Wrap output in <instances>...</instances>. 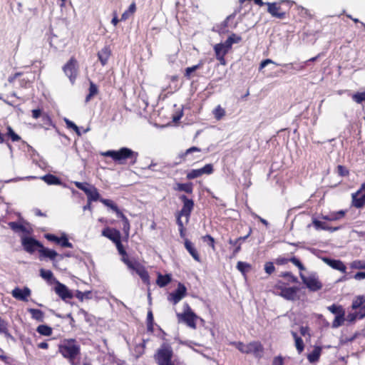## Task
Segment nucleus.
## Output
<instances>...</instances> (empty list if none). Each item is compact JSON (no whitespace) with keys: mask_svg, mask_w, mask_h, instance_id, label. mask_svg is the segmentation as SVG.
<instances>
[{"mask_svg":"<svg viewBox=\"0 0 365 365\" xmlns=\"http://www.w3.org/2000/svg\"><path fill=\"white\" fill-rule=\"evenodd\" d=\"M62 247L72 248L73 245L68 241L66 235H63L60 237L59 242L58 243Z\"/></svg>","mask_w":365,"mask_h":365,"instance_id":"46","label":"nucleus"},{"mask_svg":"<svg viewBox=\"0 0 365 365\" xmlns=\"http://www.w3.org/2000/svg\"><path fill=\"white\" fill-rule=\"evenodd\" d=\"M216 58L220 61L221 64H225V56L228 52L223 48L222 43H217L214 46Z\"/></svg>","mask_w":365,"mask_h":365,"instance_id":"19","label":"nucleus"},{"mask_svg":"<svg viewBox=\"0 0 365 365\" xmlns=\"http://www.w3.org/2000/svg\"><path fill=\"white\" fill-rule=\"evenodd\" d=\"M21 243L24 250L31 254L34 253L37 248L39 250L42 247L40 242L30 237H23Z\"/></svg>","mask_w":365,"mask_h":365,"instance_id":"7","label":"nucleus"},{"mask_svg":"<svg viewBox=\"0 0 365 365\" xmlns=\"http://www.w3.org/2000/svg\"><path fill=\"white\" fill-rule=\"evenodd\" d=\"M147 321H148V330L153 331V316L152 311H149L148 312Z\"/></svg>","mask_w":365,"mask_h":365,"instance_id":"60","label":"nucleus"},{"mask_svg":"<svg viewBox=\"0 0 365 365\" xmlns=\"http://www.w3.org/2000/svg\"><path fill=\"white\" fill-rule=\"evenodd\" d=\"M213 114L217 120H220L225 116V110L220 106H217L213 110Z\"/></svg>","mask_w":365,"mask_h":365,"instance_id":"42","label":"nucleus"},{"mask_svg":"<svg viewBox=\"0 0 365 365\" xmlns=\"http://www.w3.org/2000/svg\"><path fill=\"white\" fill-rule=\"evenodd\" d=\"M7 130V135L11 138L12 141L16 142L21 140L20 136L15 133L10 126H8Z\"/></svg>","mask_w":365,"mask_h":365,"instance_id":"52","label":"nucleus"},{"mask_svg":"<svg viewBox=\"0 0 365 365\" xmlns=\"http://www.w3.org/2000/svg\"><path fill=\"white\" fill-rule=\"evenodd\" d=\"M91 294V292H78L76 294V297L80 299L81 301H83L84 298L88 299L90 297V295Z\"/></svg>","mask_w":365,"mask_h":365,"instance_id":"61","label":"nucleus"},{"mask_svg":"<svg viewBox=\"0 0 365 365\" xmlns=\"http://www.w3.org/2000/svg\"><path fill=\"white\" fill-rule=\"evenodd\" d=\"M298 291L299 288L297 287H280V292L279 294L287 300L294 301L297 299Z\"/></svg>","mask_w":365,"mask_h":365,"instance_id":"12","label":"nucleus"},{"mask_svg":"<svg viewBox=\"0 0 365 365\" xmlns=\"http://www.w3.org/2000/svg\"><path fill=\"white\" fill-rule=\"evenodd\" d=\"M183 307V313L177 314L178 322H184L188 327L192 329H195V320L197 319V316L192 311V309H190V306L187 304H184Z\"/></svg>","mask_w":365,"mask_h":365,"instance_id":"4","label":"nucleus"},{"mask_svg":"<svg viewBox=\"0 0 365 365\" xmlns=\"http://www.w3.org/2000/svg\"><path fill=\"white\" fill-rule=\"evenodd\" d=\"M352 204L356 208L362 207L365 204V197L361 195V192L352 194Z\"/></svg>","mask_w":365,"mask_h":365,"instance_id":"24","label":"nucleus"},{"mask_svg":"<svg viewBox=\"0 0 365 365\" xmlns=\"http://www.w3.org/2000/svg\"><path fill=\"white\" fill-rule=\"evenodd\" d=\"M267 11L274 17L282 19L285 17V12L280 11V6L277 3H267Z\"/></svg>","mask_w":365,"mask_h":365,"instance_id":"15","label":"nucleus"},{"mask_svg":"<svg viewBox=\"0 0 365 365\" xmlns=\"http://www.w3.org/2000/svg\"><path fill=\"white\" fill-rule=\"evenodd\" d=\"M0 333L4 334L6 337H10L11 334L8 330L7 322L0 317Z\"/></svg>","mask_w":365,"mask_h":365,"instance_id":"41","label":"nucleus"},{"mask_svg":"<svg viewBox=\"0 0 365 365\" xmlns=\"http://www.w3.org/2000/svg\"><path fill=\"white\" fill-rule=\"evenodd\" d=\"M136 274L139 275L141 278L142 281L145 284H149V275L148 272L145 269V268L142 266L138 270H137Z\"/></svg>","mask_w":365,"mask_h":365,"instance_id":"36","label":"nucleus"},{"mask_svg":"<svg viewBox=\"0 0 365 365\" xmlns=\"http://www.w3.org/2000/svg\"><path fill=\"white\" fill-rule=\"evenodd\" d=\"M57 285L55 288L56 294L63 299H71L73 294L67 287L58 282H56Z\"/></svg>","mask_w":365,"mask_h":365,"instance_id":"14","label":"nucleus"},{"mask_svg":"<svg viewBox=\"0 0 365 365\" xmlns=\"http://www.w3.org/2000/svg\"><path fill=\"white\" fill-rule=\"evenodd\" d=\"M327 309L332 314H336V316L340 315L342 314H345V311H344V308L342 307V306H341V305L332 304V305L328 307Z\"/></svg>","mask_w":365,"mask_h":365,"instance_id":"37","label":"nucleus"},{"mask_svg":"<svg viewBox=\"0 0 365 365\" xmlns=\"http://www.w3.org/2000/svg\"><path fill=\"white\" fill-rule=\"evenodd\" d=\"M171 281V277L169 275H162L159 274L157 279V284L160 287H165L168 284H169Z\"/></svg>","mask_w":365,"mask_h":365,"instance_id":"31","label":"nucleus"},{"mask_svg":"<svg viewBox=\"0 0 365 365\" xmlns=\"http://www.w3.org/2000/svg\"><path fill=\"white\" fill-rule=\"evenodd\" d=\"M231 344L235 346L240 352L247 354V344H245L241 341H233Z\"/></svg>","mask_w":365,"mask_h":365,"instance_id":"50","label":"nucleus"},{"mask_svg":"<svg viewBox=\"0 0 365 365\" xmlns=\"http://www.w3.org/2000/svg\"><path fill=\"white\" fill-rule=\"evenodd\" d=\"M98 91L97 86L93 81H90L89 93L86 97V102H88L91 98L98 93Z\"/></svg>","mask_w":365,"mask_h":365,"instance_id":"33","label":"nucleus"},{"mask_svg":"<svg viewBox=\"0 0 365 365\" xmlns=\"http://www.w3.org/2000/svg\"><path fill=\"white\" fill-rule=\"evenodd\" d=\"M312 225H314V228L317 230H328L330 232H334V231H336L339 230L338 227H329L327 225L326 222L318 220L317 219L312 220Z\"/></svg>","mask_w":365,"mask_h":365,"instance_id":"21","label":"nucleus"},{"mask_svg":"<svg viewBox=\"0 0 365 365\" xmlns=\"http://www.w3.org/2000/svg\"><path fill=\"white\" fill-rule=\"evenodd\" d=\"M200 148H197V147H191L190 148H188L185 153H182L180 155V157L181 158H185V157H187L189 154L190 153H192L194 152H200Z\"/></svg>","mask_w":365,"mask_h":365,"instance_id":"54","label":"nucleus"},{"mask_svg":"<svg viewBox=\"0 0 365 365\" xmlns=\"http://www.w3.org/2000/svg\"><path fill=\"white\" fill-rule=\"evenodd\" d=\"M101 155L111 158L118 164H123L125 160L128 159L132 160V163H135L137 160L138 153L128 148H121L118 150H110L102 152Z\"/></svg>","mask_w":365,"mask_h":365,"instance_id":"2","label":"nucleus"},{"mask_svg":"<svg viewBox=\"0 0 365 365\" xmlns=\"http://www.w3.org/2000/svg\"><path fill=\"white\" fill-rule=\"evenodd\" d=\"M174 352L171 345L163 343L156 351L154 359L158 365H175L173 361Z\"/></svg>","mask_w":365,"mask_h":365,"instance_id":"3","label":"nucleus"},{"mask_svg":"<svg viewBox=\"0 0 365 365\" xmlns=\"http://www.w3.org/2000/svg\"><path fill=\"white\" fill-rule=\"evenodd\" d=\"M178 190L187 193H191L192 192V185L191 183H179L178 184Z\"/></svg>","mask_w":365,"mask_h":365,"instance_id":"43","label":"nucleus"},{"mask_svg":"<svg viewBox=\"0 0 365 365\" xmlns=\"http://www.w3.org/2000/svg\"><path fill=\"white\" fill-rule=\"evenodd\" d=\"M186 292V287L182 284L179 283L177 289L169 294L168 299L173 304H176L185 297Z\"/></svg>","mask_w":365,"mask_h":365,"instance_id":"10","label":"nucleus"},{"mask_svg":"<svg viewBox=\"0 0 365 365\" xmlns=\"http://www.w3.org/2000/svg\"><path fill=\"white\" fill-rule=\"evenodd\" d=\"M323 261L331 268L339 270L343 273L346 272V267L341 260L324 258Z\"/></svg>","mask_w":365,"mask_h":365,"instance_id":"16","label":"nucleus"},{"mask_svg":"<svg viewBox=\"0 0 365 365\" xmlns=\"http://www.w3.org/2000/svg\"><path fill=\"white\" fill-rule=\"evenodd\" d=\"M36 331L38 334L43 336H49L52 334V329L44 324L39 325L37 327Z\"/></svg>","mask_w":365,"mask_h":365,"instance_id":"32","label":"nucleus"},{"mask_svg":"<svg viewBox=\"0 0 365 365\" xmlns=\"http://www.w3.org/2000/svg\"><path fill=\"white\" fill-rule=\"evenodd\" d=\"M74 185L80 190H83L86 194V192H88V190L91 189L90 185H88L87 182H80L78 181L73 182Z\"/></svg>","mask_w":365,"mask_h":365,"instance_id":"48","label":"nucleus"},{"mask_svg":"<svg viewBox=\"0 0 365 365\" xmlns=\"http://www.w3.org/2000/svg\"><path fill=\"white\" fill-rule=\"evenodd\" d=\"M292 335L295 341V346L299 354L302 353L304 350V345L303 340L301 337L298 336L297 334L294 331H292Z\"/></svg>","mask_w":365,"mask_h":365,"instance_id":"30","label":"nucleus"},{"mask_svg":"<svg viewBox=\"0 0 365 365\" xmlns=\"http://www.w3.org/2000/svg\"><path fill=\"white\" fill-rule=\"evenodd\" d=\"M202 66V63H200L197 65H195L193 66H191V67H187L185 69V76L190 79L191 78V76H192V73L195 71L196 70L200 68Z\"/></svg>","mask_w":365,"mask_h":365,"instance_id":"40","label":"nucleus"},{"mask_svg":"<svg viewBox=\"0 0 365 365\" xmlns=\"http://www.w3.org/2000/svg\"><path fill=\"white\" fill-rule=\"evenodd\" d=\"M264 348L259 341H252L247 344V354H253L256 358L262 356Z\"/></svg>","mask_w":365,"mask_h":365,"instance_id":"11","label":"nucleus"},{"mask_svg":"<svg viewBox=\"0 0 365 365\" xmlns=\"http://www.w3.org/2000/svg\"><path fill=\"white\" fill-rule=\"evenodd\" d=\"M228 38L232 43H238L242 41V37L235 34H232Z\"/></svg>","mask_w":365,"mask_h":365,"instance_id":"64","label":"nucleus"},{"mask_svg":"<svg viewBox=\"0 0 365 365\" xmlns=\"http://www.w3.org/2000/svg\"><path fill=\"white\" fill-rule=\"evenodd\" d=\"M65 74L69 78L71 83H74L78 75V63L74 58H71L63 66Z\"/></svg>","mask_w":365,"mask_h":365,"instance_id":"6","label":"nucleus"},{"mask_svg":"<svg viewBox=\"0 0 365 365\" xmlns=\"http://www.w3.org/2000/svg\"><path fill=\"white\" fill-rule=\"evenodd\" d=\"M213 173V166L212 164H207L200 169L192 170L187 173L186 178L188 180H192L202 176L204 174L210 175Z\"/></svg>","mask_w":365,"mask_h":365,"instance_id":"8","label":"nucleus"},{"mask_svg":"<svg viewBox=\"0 0 365 365\" xmlns=\"http://www.w3.org/2000/svg\"><path fill=\"white\" fill-rule=\"evenodd\" d=\"M185 247L186 250H187V252L190 254V255L193 257V259L195 260H196L197 262L200 261V255H199L197 251L193 246V244L190 240H185Z\"/></svg>","mask_w":365,"mask_h":365,"instance_id":"25","label":"nucleus"},{"mask_svg":"<svg viewBox=\"0 0 365 365\" xmlns=\"http://www.w3.org/2000/svg\"><path fill=\"white\" fill-rule=\"evenodd\" d=\"M125 264L128 266V269L135 271V272H137V270L142 267V265L138 262L131 260L125 261Z\"/></svg>","mask_w":365,"mask_h":365,"instance_id":"45","label":"nucleus"},{"mask_svg":"<svg viewBox=\"0 0 365 365\" xmlns=\"http://www.w3.org/2000/svg\"><path fill=\"white\" fill-rule=\"evenodd\" d=\"M102 235L108 238L112 242L115 243L120 239V233L117 230H112L110 228H105L102 231Z\"/></svg>","mask_w":365,"mask_h":365,"instance_id":"17","label":"nucleus"},{"mask_svg":"<svg viewBox=\"0 0 365 365\" xmlns=\"http://www.w3.org/2000/svg\"><path fill=\"white\" fill-rule=\"evenodd\" d=\"M345 215V212L344 210H340L338 212H330L327 215H322V219L328 220V221H336L341 218H343Z\"/></svg>","mask_w":365,"mask_h":365,"instance_id":"22","label":"nucleus"},{"mask_svg":"<svg viewBox=\"0 0 365 365\" xmlns=\"http://www.w3.org/2000/svg\"><path fill=\"white\" fill-rule=\"evenodd\" d=\"M250 264L246 263V262H238L237 264V268L239 271H240L242 273H245L246 269L247 268H250Z\"/></svg>","mask_w":365,"mask_h":365,"instance_id":"58","label":"nucleus"},{"mask_svg":"<svg viewBox=\"0 0 365 365\" xmlns=\"http://www.w3.org/2000/svg\"><path fill=\"white\" fill-rule=\"evenodd\" d=\"M299 276L302 282L312 292L319 291L323 287L322 283L320 282L316 272H312L308 276H305L302 273H300Z\"/></svg>","mask_w":365,"mask_h":365,"instance_id":"5","label":"nucleus"},{"mask_svg":"<svg viewBox=\"0 0 365 365\" xmlns=\"http://www.w3.org/2000/svg\"><path fill=\"white\" fill-rule=\"evenodd\" d=\"M289 262H292L295 266H297L301 271L305 269L304 266L302 264V262L295 257H293L289 259Z\"/></svg>","mask_w":365,"mask_h":365,"instance_id":"59","label":"nucleus"},{"mask_svg":"<svg viewBox=\"0 0 365 365\" xmlns=\"http://www.w3.org/2000/svg\"><path fill=\"white\" fill-rule=\"evenodd\" d=\"M41 179L43 180L48 185H61V181L59 178L56 177L53 175L48 174L41 177Z\"/></svg>","mask_w":365,"mask_h":365,"instance_id":"27","label":"nucleus"},{"mask_svg":"<svg viewBox=\"0 0 365 365\" xmlns=\"http://www.w3.org/2000/svg\"><path fill=\"white\" fill-rule=\"evenodd\" d=\"M249 237V234L244 237H240L235 240L230 239L228 243L231 245H237L236 248L233 250L232 254L230 256V258H234L236 257L237 253L241 250V245L243 242H245L247 237Z\"/></svg>","mask_w":365,"mask_h":365,"instance_id":"18","label":"nucleus"},{"mask_svg":"<svg viewBox=\"0 0 365 365\" xmlns=\"http://www.w3.org/2000/svg\"><path fill=\"white\" fill-rule=\"evenodd\" d=\"M321 353L322 348L320 346H315L312 351L307 355V359L310 363L317 362L320 357Z\"/></svg>","mask_w":365,"mask_h":365,"instance_id":"26","label":"nucleus"},{"mask_svg":"<svg viewBox=\"0 0 365 365\" xmlns=\"http://www.w3.org/2000/svg\"><path fill=\"white\" fill-rule=\"evenodd\" d=\"M110 54V48L107 46H104L101 51H98V58L102 66H105L107 63Z\"/></svg>","mask_w":365,"mask_h":365,"instance_id":"20","label":"nucleus"},{"mask_svg":"<svg viewBox=\"0 0 365 365\" xmlns=\"http://www.w3.org/2000/svg\"><path fill=\"white\" fill-rule=\"evenodd\" d=\"M344 315L345 314L336 315L332 322L331 327L336 329L341 326L345 320Z\"/></svg>","mask_w":365,"mask_h":365,"instance_id":"38","label":"nucleus"},{"mask_svg":"<svg viewBox=\"0 0 365 365\" xmlns=\"http://www.w3.org/2000/svg\"><path fill=\"white\" fill-rule=\"evenodd\" d=\"M135 9H136L135 4V3H132L130 5L128 9L126 10L122 14L121 18H120V21H125L130 16V15L133 14L135 11Z\"/></svg>","mask_w":365,"mask_h":365,"instance_id":"39","label":"nucleus"},{"mask_svg":"<svg viewBox=\"0 0 365 365\" xmlns=\"http://www.w3.org/2000/svg\"><path fill=\"white\" fill-rule=\"evenodd\" d=\"M88 201H97L100 200V195L98 190L94 186H91L88 192H86Z\"/></svg>","mask_w":365,"mask_h":365,"instance_id":"28","label":"nucleus"},{"mask_svg":"<svg viewBox=\"0 0 365 365\" xmlns=\"http://www.w3.org/2000/svg\"><path fill=\"white\" fill-rule=\"evenodd\" d=\"M180 199L183 202V206L179 213L180 215H183L186 217V222H187L194 207V202L192 200L188 199L185 195H180Z\"/></svg>","mask_w":365,"mask_h":365,"instance_id":"9","label":"nucleus"},{"mask_svg":"<svg viewBox=\"0 0 365 365\" xmlns=\"http://www.w3.org/2000/svg\"><path fill=\"white\" fill-rule=\"evenodd\" d=\"M31 293V289L28 287H24L23 289L16 287L11 292L13 297L23 302H28V298L30 297Z\"/></svg>","mask_w":365,"mask_h":365,"instance_id":"13","label":"nucleus"},{"mask_svg":"<svg viewBox=\"0 0 365 365\" xmlns=\"http://www.w3.org/2000/svg\"><path fill=\"white\" fill-rule=\"evenodd\" d=\"M281 277L287 279L289 281L293 283L298 282V279L295 276H294L291 272H283L282 273Z\"/></svg>","mask_w":365,"mask_h":365,"instance_id":"53","label":"nucleus"},{"mask_svg":"<svg viewBox=\"0 0 365 365\" xmlns=\"http://www.w3.org/2000/svg\"><path fill=\"white\" fill-rule=\"evenodd\" d=\"M231 344L235 346L240 352L247 354V344H245L241 341H233Z\"/></svg>","mask_w":365,"mask_h":365,"instance_id":"49","label":"nucleus"},{"mask_svg":"<svg viewBox=\"0 0 365 365\" xmlns=\"http://www.w3.org/2000/svg\"><path fill=\"white\" fill-rule=\"evenodd\" d=\"M29 312L31 314L33 319L40 322H43L44 313L41 310L37 309H29Z\"/></svg>","mask_w":365,"mask_h":365,"instance_id":"29","label":"nucleus"},{"mask_svg":"<svg viewBox=\"0 0 365 365\" xmlns=\"http://www.w3.org/2000/svg\"><path fill=\"white\" fill-rule=\"evenodd\" d=\"M40 275L43 279L47 280V281H51L52 279H54L53 272L51 270H46L44 269H40Z\"/></svg>","mask_w":365,"mask_h":365,"instance_id":"44","label":"nucleus"},{"mask_svg":"<svg viewBox=\"0 0 365 365\" xmlns=\"http://www.w3.org/2000/svg\"><path fill=\"white\" fill-rule=\"evenodd\" d=\"M45 237L51 242H53L56 244L59 242L60 237L53 235V234H46Z\"/></svg>","mask_w":365,"mask_h":365,"instance_id":"63","label":"nucleus"},{"mask_svg":"<svg viewBox=\"0 0 365 365\" xmlns=\"http://www.w3.org/2000/svg\"><path fill=\"white\" fill-rule=\"evenodd\" d=\"M350 267L352 269H364L365 262L361 260H355L351 263Z\"/></svg>","mask_w":365,"mask_h":365,"instance_id":"51","label":"nucleus"},{"mask_svg":"<svg viewBox=\"0 0 365 365\" xmlns=\"http://www.w3.org/2000/svg\"><path fill=\"white\" fill-rule=\"evenodd\" d=\"M65 123L68 128H72L78 135H81L78 127L74 123L66 118L65 119Z\"/></svg>","mask_w":365,"mask_h":365,"instance_id":"55","label":"nucleus"},{"mask_svg":"<svg viewBox=\"0 0 365 365\" xmlns=\"http://www.w3.org/2000/svg\"><path fill=\"white\" fill-rule=\"evenodd\" d=\"M38 252L40 253V259L42 257H46L50 259L51 260H53L58 255L55 250L46 248L43 245L41 249L38 250Z\"/></svg>","mask_w":365,"mask_h":365,"instance_id":"23","label":"nucleus"},{"mask_svg":"<svg viewBox=\"0 0 365 365\" xmlns=\"http://www.w3.org/2000/svg\"><path fill=\"white\" fill-rule=\"evenodd\" d=\"M130 228V225L129 220L128 219H125V220L123 221V230L126 237H128L129 235Z\"/></svg>","mask_w":365,"mask_h":365,"instance_id":"57","label":"nucleus"},{"mask_svg":"<svg viewBox=\"0 0 365 365\" xmlns=\"http://www.w3.org/2000/svg\"><path fill=\"white\" fill-rule=\"evenodd\" d=\"M9 226L14 232H28V230L25 226L16 222H11L9 223Z\"/></svg>","mask_w":365,"mask_h":365,"instance_id":"34","label":"nucleus"},{"mask_svg":"<svg viewBox=\"0 0 365 365\" xmlns=\"http://www.w3.org/2000/svg\"><path fill=\"white\" fill-rule=\"evenodd\" d=\"M58 352L71 365H77V359L81 354L80 344L74 339H64L58 345Z\"/></svg>","mask_w":365,"mask_h":365,"instance_id":"1","label":"nucleus"},{"mask_svg":"<svg viewBox=\"0 0 365 365\" xmlns=\"http://www.w3.org/2000/svg\"><path fill=\"white\" fill-rule=\"evenodd\" d=\"M264 270L265 272L270 274L274 271V266L272 262H267L264 265Z\"/></svg>","mask_w":365,"mask_h":365,"instance_id":"62","label":"nucleus"},{"mask_svg":"<svg viewBox=\"0 0 365 365\" xmlns=\"http://www.w3.org/2000/svg\"><path fill=\"white\" fill-rule=\"evenodd\" d=\"M365 302V296L359 295L357 296L353 301L351 307L353 309H357L362 307V304Z\"/></svg>","mask_w":365,"mask_h":365,"instance_id":"35","label":"nucleus"},{"mask_svg":"<svg viewBox=\"0 0 365 365\" xmlns=\"http://www.w3.org/2000/svg\"><path fill=\"white\" fill-rule=\"evenodd\" d=\"M100 201L103 204H104L106 206L112 209L113 211L115 210H117V207H118L117 205L115 204H114L111 200H107V199H100Z\"/></svg>","mask_w":365,"mask_h":365,"instance_id":"56","label":"nucleus"},{"mask_svg":"<svg viewBox=\"0 0 365 365\" xmlns=\"http://www.w3.org/2000/svg\"><path fill=\"white\" fill-rule=\"evenodd\" d=\"M352 99L357 103L365 102V91L354 94L352 96Z\"/></svg>","mask_w":365,"mask_h":365,"instance_id":"47","label":"nucleus"}]
</instances>
